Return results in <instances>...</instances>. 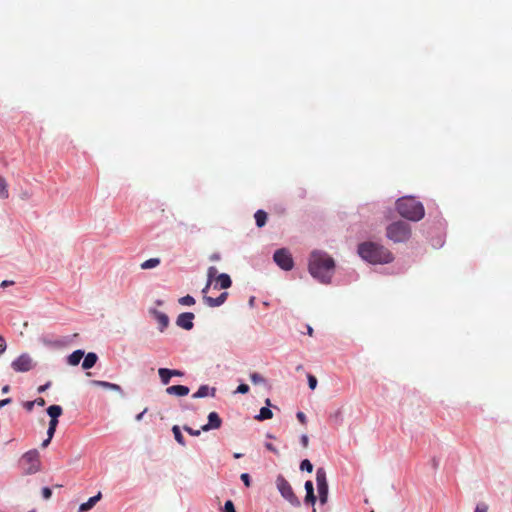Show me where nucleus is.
I'll return each mask as SVG.
<instances>
[{"instance_id":"f257e3e1","label":"nucleus","mask_w":512,"mask_h":512,"mask_svg":"<svg viewBox=\"0 0 512 512\" xmlns=\"http://www.w3.org/2000/svg\"><path fill=\"white\" fill-rule=\"evenodd\" d=\"M335 263L332 257L322 251H313L309 259V272L321 283H330Z\"/></svg>"},{"instance_id":"f03ea898","label":"nucleus","mask_w":512,"mask_h":512,"mask_svg":"<svg viewBox=\"0 0 512 512\" xmlns=\"http://www.w3.org/2000/svg\"><path fill=\"white\" fill-rule=\"evenodd\" d=\"M358 253L361 258L373 264L389 263L393 260V256L388 249L373 242L360 244Z\"/></svg>"},{"instance_id":"7ed1b4c3","label":"nucleus","mask_w":512,"mask_h":512,"mask_svg":"<svg viewBox=\"0 0 512 512\" xmlns=\"http://www.w3.org/2000/svg\"><path fill=\"white\" fill-rule=\"evenodd\" d=\"M396 208L403 218L410 221H420L425 215L423 204L411 196L398 199L396 202Z\"/></svg>"},{"instance_id":"20e7f679","label":"nucleus","mask_w":512,"mask_h":512,"mask_svg":"<svg viewBox=\"0 0 512 512\" xmlns=\"http://www.w3.org/2000/svg\"><path fill=\"white\" fill-rule=\"evenodd\" d=\"M386 235L395 243L405 242L411 236V227L404 221H396L387 227Z\"/></svg>"},{"instance_id":"39448f33","label":"nucleus","mask_w":512,"mask_h":512,"mask_svg":"<svg viewBox=\"0 0 512 512\" xmlns=\"http://www.w3.org/2000/svg\"><path fill=\"white\" fill-rule=\"evenodd\" d=\"M20 465L25 475L35 474L41 469L40 455L36 449L25 452L21 459Z\"/></svg>"},{"instance_id":"423d86ee","label":"nucleus","mask_w":512,"mask_h":512,"mask_svg":"<svg viewBox=\"0 0 512 512\" xmlns=\"http://www.w3.org/2000/svg\"><path fill=\"white\" fill-rule=\"evenodd\" d=\"M276 486L278 491L280 492L281 496L286 499L292 506L299 507L300 506V500L295 495L292 486L290 483L285 479L283 475H278L276 478Z\"/></svg>"},{"instance_id":"0eeeda50","label":"nucleus","mask_w":512,"mask_h":512,"mask_svg":"<svg viewBox=\"0 0 512 512\" xmlns=\"http://www.w3.org/2000/svg\"><path fill=\"white\" fill-rule=\"evenodd\" d=\"M316 483L321 504H325L328 499V483L326 471L324 468H318L316 471Z\"/></svg>"},{"instance_id":"6e6552de","label":"nucleus","mask_w":512,"mask_h":512,"mask_svg":"<svg viewBox=\"0 0 512 512\" xmlns=\"http://www.w3.org/2000/svg\"><path fill=\"white\" fill-rule=\"evenodd\" d=\"M273 259L275 263L285 271L291 270L294 266L291 253L285 248L276 250Z\"/></svg>"},{"instance_id":"1a4fd4ad","label":"nucleus","mask_w":512,"mask_h":512,"mask_svg":"<svg viewBox=\"0 0 512 512\" xmlns=\"http://www.w3.org/2000/svg\"><path fill=\"white\" fill-rule=\"evenodd\" d=\"M11 366L16 372H27L34 367V363L29 355L22 354L12 362Z\"/></svg>"},{"instance_id":"9d476101","label":"nucleus","mask_w":512,"mask_h":512,"mask_svg":"<svg viewBox=\"0 0 512 512\" xmlns=\"http://www.w3.org/2000/svg\"><path fill=\"white\" fill-rule=\"evenodd\" d=\"M194 314L191 312H184L178 315L176 319L177 326L185 329V330H191L194 326L193 320H194Z\"/></svg>"},{"instance_id":"9b49d317","label":"nucleus","mask_w":512,"mask_h":512,"mask_svg":"<svg viewBox=\"0 0 512 512\" xmlns=\"http://www.w3.org/2000/svg\"><path fill=\"white\" fill-rule=\"evenodd\" d=\"M222 425V419L218 415L217 412H210L208 415V422L207 424L203 425L201 427L202 431H209L213 429H219Z\"/></svg>"},{"instance_id":"f8f14e48","label":"nucleus","mask_w":512,"mask_h":512,"mask_svg":"<svg viewBox=\"0 0 512 512\" xmlns=\"http://www.w3.org/2000/svg\"><path fill=\"white\" fill-rule=\"evenodd\" d=\"M228 297L227 292H223L218 296L217 298H213L210 296H207V294H203V300L209 307H219L222 304L225 303L226 299Z\"/></svg>"},{"instance_id":"ddd939ff","label":"nucleus","mask_w":512,"mask_h":512,"mask_svg":"<svg viewBox=\"0 0 512 512\" xmlns=\"http://www.w3.org/2000/svg\"><path fill=\"white\" fill-rule=\"evenodd\" d=\"M214 281L216 282L214 285L215 289H228L232 285L230 276L225 273L219 274Z\"/></svg>"},{"instance_id":"4468645a","label":"nucleus","mask_w":512,"mask_h":512,"mask_svg":"<svg viewBox=\"0 0 512 512\" xmlns=\"http://www.w3.org/2000/svg\"><path fill=\"white\" fill-rule=\"evenodd\" d=\"M189 388L184 385H173L166 388V393L169 395L186 396L189 394Z\"/></svg>"},{"instance_id":"2eb2a0df","label":"nucleus","mask_w":512,"mask_h":512,"mask_svg":"<svg viewBox=\"0 0 512 512\" xmlns=\"http://www.w3.org/2000/svg\"><path fill=\"white\" fill-rule=\"evenodd\" d=\"M217 268L215 266H210L207 270V283L205 287L202 289L203 294H207L209 288L211 287L213 281L216 279L217 275Z\"/></svg>"},{"instance_id":"dca6fc26","label":"nucleus","mask_w":512,"mask_h":512,"mask_svg":"<svg viewBox=\"0 0 512 512\" xmlns=\"http://www.w3.org/2000/svg\"><path fill=\"white\" fill-rule=\"evenodd\" d=\"M152 313H153L156 321L158 322L160 331L162 332L169 325L168 316L165 313L157 311V310H153Z\"/></svg>"},{"instance_id":"f3484780","label":"nucleus","mask_w":512,"mask_h":512,"mask_svg":"<svg viewBox=\"0 0 512 512\" xmlns=\"http://www.w3.org/2000/svg\"><path fill=\"white\" fill-rule=\"evenodd\" d=\"M101 497H102V494H101V492H99L97 495L89 498L87 502L82 503L79 506V512H87L90 509H92L96 505V503L101 499Z\"/></svg>"},{"instance_id":"a211bd4d","label":"nucleus","mask_w":512,"mask_h":512,"mask_svg":"<svg viewBox=\"0 0 512 512\" xmlns=\"http://www.w3.org/2000/svg\"><path fill=\"white\" fill-rule=\"evenodd\" d=\"M84 357L83 350H75L71 353L67 358V363L71 366H76L80 363L81 359Z\"/></svg>"},{"instance_id":"6ab92c4d","label":"nucleus","mask_w":512,"mask_h":512,"mask_svg":"<svg viewBox=\"0 0 512 512\" xmlns=\"http://www.w3.org/2000/svg\"><path fill=\"white\" fill-rule=\"evenodd\" d=\"M98 360V356L94 352H89L82 363V368L88 370L92 368Z\"/></svg>"},{"instance_id":"aec40b11","label":"nucleus","mask_w":512,"mask_h":512,"mask_svg":"<svg viewBox=\"0 0 512 512\" xmlns=\"http://www.w3.org/2000/svg\"><path fill=\"white\" fill-rule=\"evenodd\" d=\"M91 384L94 386L105 388V389H110V390L119 391V392L122 391L121 387L118 384L110 383L107 381L92 380Z\"/></svg>"},{"instance_id":"412c9836","label":"nucleus","mask_w":512,"mask_h":512,"mask_svg":"<svg viewBox=\"0 0 512 512\" xmlns=\"http://www.w3.org/2000/svg\"><path fill=\"white\" fill-rule=\"evenodd\" d=\"M256 225L261 228L266 224L267 221V213L264 210L256 211L254 215Z\"/></svg>"},{"instance_id":"4be33fe9","label":"nucleus","mask_w":512,"mask_h":512,"mask_svg":"<svg viewBox=\"0 0 512 512\" xmlns=\"http://www.w3.org/2000/svg\"><path fill=\"white\" fill-rule=\"evenodd\" d=\"M158 374H159L160 380H161L163 385H167L170 382V379H171L170 369H168V368H159L158 369Z\"/></svg>"},{"instance_id":"5701e85b","label":"nucleus","mask_w":512,"mask_h":512,"mask_svg":"<svg viewBox=\"0 0 512 512\" xmlns=\"http://www.w3.org/2000/svg\"><path fill=\"white\" fill-rule=\"evenodd\" d=\"M160 262L161 261L159 258H150V259L142 262L140 267L143 270L152 269V268L157 267L160 264Z\"/></svg>"},{"instance_id":"b1692460","label":"nucleus","mask_w":512,"mask_h":512,"mask_svg":"<svg viewBox=\"0 0 512 512\" xmlns=\"http://www.w3.org/2000/svg\"><path fill=\"white\" fill-rule=\"evenodd\" d=\"M9 197L8 184L6 179L0 175V198L7 199Z\"/></svg>"},{"instance_id":"393cba45","label":"nucleus","mask_w":512,"mask_h":512,"mask_svg":"<svg viewBox=\"0 0 512 512\" xmlns=\"http://www.w3.org/2000/svg\"><path fill=\"white\" fill-rule=\"evenodd\" d=\"M273 417L272 411L268 407H262L259 414L255 417L259 421L271 419Z\"/></svg>"},{"instance_id":"a878e982","label":"nucleus","mask_w":512,"mask_h":512,"mask_svg":"<svg viewBox=\"0 0 512 512\" xmlns=\"http://www.w3.org/2000/svg\"><path fill=\"white\" fill-rule=\"evenodd\" d=\"M62 407L59 405H51L47 408V413L50 418H58L62 415Z\"/></svg>"},{"instance_id":"bb28decb","label":"nucleus","mask_w":512,"mask_h":512,"mask_svg":"<svg viewBox=\"0 0 512 512\" xmlns=\"http://www.w3.org/2000/svg\"><path fill=\"white\" fill-rule=\"evenodd\" d=\"M172 432L174 434V438L177 441V443L180 444L181 446H185L186 442H185V439H184V437H183V435L181 433V430H180L179 426L174 425L172 427Z\"/></svg>"},{"instance_id":"cd10ccee","label":"nucleus","mask_w":512,"mask_h":512,"mask_svg":"<svg viewBox=\"0 0 512 512\" xmlns=\"http://www.w3.org/2000/svg\"><path fill=\"white\" fill-rule=\"evenodd\" d=\"M209 395V387L207 385H202L199 387V389L197 390V392H195L192 397L197 399V398H204L206 396Z\"/></svg>"},{"instance_id":"c85d7f7f","label":"nucleus","mask_w":512,"mask_h":512,"mask_svg":"<svg viewBox=\"0 0 512 512\" xmlns=\"http://www.w3.org/2000/svg\"><path fill=\"white\" fill-rule=\"evenodd\" d=\"M179 303L185 306H192L195 304V299L190 295H186L179 299Z\"/></svg>"},{"instance_id":"c756f323","label":"nucleus","mask_w":512,"mask_h":512,"mask_svg":"<svg viewBox=\"0 0 512 512\" xmlns=\"http://www.w3.org/2000/svg\"><path fill=\"white\" fill-rule=\"evenodd\" d=\"M250 380L253 384H262L265 382L264 377L256 372L250 374Z\"/></svg>"},{"instance_id":"7c9ffc66","label":"nucleus","mask_w":512,"mask_h":512,"mask_svg":"<svg viewBox=\"0 0 512 512\" xmlns=\"http://www.w3.org/2000/svg\"><path fill=\"white\" fill-rule=\"evenodd\" d=\"M300 469L302 471H307L309 473H311L313 471V465L312 463L308 460V459H304L301 464H300Z\"/></svg>"},{"instance_id":"2f4dec72","label":"nucleus","mask_w":512,"mask_h":512,"mask_svg":"<svg viewBox=\"0 0 512 512\" xmlns=\"http://www.w3.org/2000/svg\"><path fill=\"white\" fill-rule=\"evenodd\" d=\"M308 385L311 390H314L317 387V378L314 375L308 374Z\"/></svg>"},{"instance_id":"473e14b6","label":"nucleus","mask_w":512,"mask_h":512,"mask_svg":"<svg viewBox=\"0 0 512 512\" xmlns=\"http://www.w3.org/2000/svg\"><path fill=\"white\" fill-rule=\"evenodd\" d=\"M316 502V496L314 493H306L305 503L314 505Z\"/></svg>"},{"instance_id":"72a5a7b5","label":"nucleus","mask_w":512,"mask_h":512,"mask_svg":"<svg viewBox=\"0 0 512 512\" xmlns=\"http://www.w3.org/2000/svg\"><path fill=\"white\" fill-rule=\"evenodd\" d=\"M183 429H184L188 434H190L191 436H199V435H200V433H201V431H202L201 429H200V430H194L193 428H191V427H189V426H187V425H185V426L183 427Z\"/></svg>"},{"instance_id":"f704fd0d","label":"nucleus","mask_w":512,"mask_h":512,"mask_svg":"<svg viewBox=\"0 0 512 512\" xmlns=\"http://www.w3.org/2000/svg\"><path fill=\"white\" fill-rule=\"evenodd\" d=\"M224 512H236L234 504L231 500H227L224 505Z\"/></svg>"},{"instance_id":"c9c22d12","label":"nucleus","mask_w":512,"mask_h":512,"mask_svg":"<svg viewBox=\"0 0 512 512\" xmlns=\"http://www.w3.org/2000/svg\"><path fill=\"white\" fill-rule=\"evenodd\" d=\"M241 480L243 481L244 485L246 487H250L251 486V479H250V476L248 473H243L241 474L240 476Z\"/></svg>"},{"instance_id":"e433bc0d","label":"nucleus","mask_w":512,"mask_h":512,"mask_svg":"<svg viewBox=\"0 0 512 512\" xmlns=\"http://www.w3.org/2000/svg\"><path fill=\"white\" fill-rule=\"evenodd\" d=\"M249 386L247 384H240L237 389H236V392L237 393H241V394H246L249 392Z\"/></svg>"},{"instance_id":"4c0bfd02","label":"nucleus","mask_w":512,"mask_h":512,"mask_svg":"<svg viewBox=\"0 0 512 512\" xmlns=\"http://www.w3.org/2000/svg\"><path fill=\"white\" fill-rule=\"evenodd\" d=\"M474 512H488V505L485 503L477 504Z\"/></svg>"},{"instance_id":"58836bf2","label":"nucleus","mask_w":512,"mask_h":512,"mask_svg":"<svg viewBox=\"0 0 512 512\" xmlns=\"http://www.w3.org/2000/svg\"><path fill=\"white\" fill-rule=\"evenodd\" d=\"M51 495H52V491L50 488L44 487L42 489V496L44 499H46V500L50 499Z\"/></svg>"},{"instance_id":"ea45409f","label":"nucleus","mask_w":512,"mask_h":512,"mask_svg":"<svg viewBox=\"0 0 512 512\" xmlns=\"http://www.w3.org/2000/svg\"><path fill=\"white\" fill-rule=\"evenodd\" d=\"M265 447L275 455H279V450L272 443H266Z\"/></svg>"},{"instance_id":"a19ab883","label":"nucleus","mask_w":512,"mask_h":512,"mask_svg":"<svg viewBox=\"0 0 512 512\" xmlns=\"http://www.w3.org/2000/svg\"><path fill=\"white\" fill-rule=\"evenodd\" d=\"M296 416H297V419L299 420L300 423H302L304 425L306 424L307 418H306V415L303 412L299 411Z\"/></svg>"},{"instance_id":"79ce46f5","label":"nucleus","mask_w":512,"mask_h":512,"mask_svg":"<svg viewBox=\"0 0 512 512\" xmlns=\"http://www.w3.org/2000/svg\"><path fill=\"white\" fill-rule=\"evenodd\" d=\"M305 490H306V493H314V487H313V483L311 481H306Z\"/></svg>"},{"instance_id":"37998d69","label":"nucleus","mask_w":512,"mask_h":512,"mask_svg":"<svg viewBox=\"0 0 512 512\" xmlns=\"http://www.w3.org/2000/svg\"><path fill=\"white\" fill-rule=\"evenodd\" d=\"M6 343L4 338L0 335V355L5 352L6 350Z\"/></svg>"},{"instance_id":"c03bdc74","label":"nucleus","mask_w":512,"mask_h":512,"mask_svg":"<svg viewBox=\"0 0 512 512\" xmlns=\"http://www.w3.org/2000/svg\"><path fill=\"white\" fill-rule=\"evenodd\" d=\"M35 405V402L34 401H27L24 403V407L25 409L28 411V412H31L33 407Z\"/></svg>"},{"instance_id":"a18cd8bd","label":"nucleus","mask_w":512,"mask_h":512,"mask_svg":"<svg viewBox=\"0 0 512 512\" xmlns=\"http://www.w3.org/2000/svg\"><path fill=\"white\" fill-rule=\"evenodd\" d=\"M300 440H301V444H302V446H303L304 448H307V447H308V444H309V438H308V436L304 434V435H302V436H301V439H300Z\"/></svg>"},{"instance_id":"49530a36","label":"nucleus","mask_w":512,"mask_h":512,"mask_svg":"<svg viewBox=\"0 0 512 512\" xmlns=\"http://www.w3.org/2000/svg\"><path fill=\"white\" fill-rule=\"evenodd\" d=\"M50 385H51V382H47L46 384L39 386L37 390L39 393H42V392L46 391L50 387Z\"/></svg>"},{"instance_id":"de8ad7c7","label":"nucleus","mask_w":512,"mask_h":512,"mask_svg":"<svg viewBox=\"0 0 512 512\" xmlns=\"http://www.w3.org/2000/svg\"><path fill=\"white\" fill-rule=\"evenodd\" d=\"M34 402H35V405H38L40 407H43L46 404L45 399L42 397L35 399Z\"/></svg>"},{"instance_id":"09e8293b","label":"nucleus","mask_w":512,"mask_h":512,"mask_svg":"<svg viewBox=\"0 0 512 512\" xmlns=\"http://www.w3.org/2000/svg\"><path fill=\"white\" fill-rule=\"evenodd\" d=\"M58 425V418H51L49 422V427L57 428Z\"/></svg>"},{"instance_id":"8fccbe9b","label":"nucleus","mask_w":512,"mask_h":512,"mask_svg":"<svg viewBox=\"0 0 512 512\" xmlns=\"http://www.w3.org/2000/svg\"><path fill=\"white\" fill-rule=\"evenodd\" d=\"M170 373H171V377H173V376H178V377L183 376V372L180 371V370H171L170 369Z\"/></svg>"},{"instance_id":"3c124183","label":"nucleus","mask_w":512,"mask_h":512,"mask_svg":"<svg viewBox=\"0 0 512 512\" xmlns=\"http://www.w3.org/2000/svg\"><path fill=\"white\" fill-rule=\"evenodd\" d=\"M55 431H56V429H55V428L48 427V430H47V437H49V438H53V436H54V434H55Z\"/></svg>"},{"instance_id":"603ef678","label":"nucleus","mask_w":512,"mask_h":512,"mask_svg":"<svg viewBox=\"0 0 512 512\" xmlns=\"http://www.w3.org/2000/svg\"><path fill=\"white\" fill-rule=\"evenodd\" d=\"M11 398H6V399H2L0 400V408L4 407L5 405L11 403Z\"/></svg>"},{"instance_id":"864d4df0","label":"nucleus","mask_w":512,"mask_h":512,"mask_svg":"<svg viewBox=\"0 0 512 512\" xmlns=\"http://www.w3.org/2000/svg\"><path fill=\"white\" fill-rule=\"evenodd\" d=\"M220 254L219 253H213L212 255H210V260L211 261H219L220 260Z\"/></svg>"},{"instance_id":"5fc2aeb1","label":"nucleus","mask_w":512,"mask_h":512,"mask_svg":"<svg viewBox=\"0 0 512 512\" xmlns=\"http://www.w3.org/2000/svg\"><path fill=\"white\" fill-rule=\"evenodd\" d=\"M51 440H52V438L47 437V438L42 442L41 447H42V448H46V447L50 444Z\"/></svg>"},{"instance_id":"6e6d98bb","label":"nucleus","mask_w":512,"mask_h":512,"mask_svg":"<svg viewBox=\"0 0 512 512\" xmlns=\"http://www.w3.org/2000/svg\"><path fill=\"white\" fill-rule=\"evenodd\" d=\"M13 284H14V282H13V281L4 280V281H2V283H1V287H3V288H4V287H7V286H9V285H13Z\"/></svg>"},{"instance_id":"4d7b16f0","label":"nucleus","mask_w":512,"mask_h":512,"mask_svg":"<svg viewBox=\"0 0 512 512\" xmlns=\"http://www.w3.org/2000/svg\"><path fill=\"white\" fill-rule=\"evenodd\" d=\"M146 412H147V408H145L141 413H139V414L136 416V420H137V421L142 420L143 415H144Z\"/></svg>"},{"instance_id":"13d9d810","label":"nucleus","mask_w":512,"mask_h":512,"mask_svg":"<svg viewBox=\"0 0 512 512\" xmlns=\"http://www.w3.org/2000/svg\"><path fill=\"white\" fill-rule=\"evenodd\" d=\"M10 390V387L8 385H5L3 388H2V392L3 393H8Z\"/></svg>"},{"instance_id":"bf43d9fd","label":"nucleus","mask_w":512,"mask_h":512,"mask_svg":"<svg viewBox=\"0 0 512 512\" xmlns=\"http://www.w3.org/2000/svg\"><path fill=\"white\" fill-rule=\"evenodd\" d=\"M307 330H308V334H309L310 336H312V335H313V329H312V327L308 326V327H307Z\"/></svg>"},{"instance_id":"052dcab7","label":"nucleus","mask_w":512,"mask_h":512,"mask_svg":"<svg viewBox=\"0 0 512 512\" xmlns=\"http://www.w3.org/2000/svg\"><path fill=\"white\" fill-rule=\"evenodd\" d=\"M243 456L241 453H234V458L239 459Z\"/></svg>"},{"instance_id":"680f3d73","label":"nucleus","mask_w":512,"mask_h":512,"mask_svg":"<svg viewBox=\"0 0 512 512\" xmlns=\"http://www.w3.org/2000/svg\"><path fill=\"white\" fill-rule=\"evenodd\" d=\"M266 404H267L268 406H269V405H271V403H270V399H266Z\"/></svg>"},{"instance_id":"e2e57ef3","label":"nucleus","mask_w":512,"mask_h":512,"mask_svg":"<svg viewBox=\"0 0 512 512\" xmlns=\"http://www.w3.org/2000/svg\"><path fill=\"white\" fill-rule=\"evenodd\" d=\"M214 394H215V389L213 388V389H212L211 396H214Z\"/></svg>"},{"instance_id":"0e129e2a","label":"nucleus","mask_w":512,"mask_h":512,"mask_svg":"<svg viewBox=\"0 0 512 512\" xmlns=\"http://www.w3.org/2000/svg\"><path fill=\"white\" fill-rule=\"evenodd\" d=\"M29 512H34V511H29Z\"/></svg>"}]
</instances>
